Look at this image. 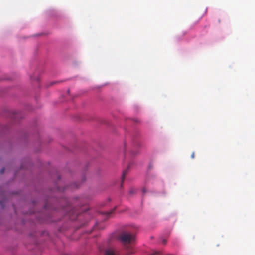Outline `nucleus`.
<instances>
[{"mask_svg": "<svg viewBox=\"0 0 255 255\" xmlns=\"http://www.w3.org/2000/svg\"><path fill=\"white\" fill-rule=\"evenodd\" d=\"M128 168L126 169L125 170H124L123 171V175H122V184H121V186H122L123 182V181H124V180L125 179L126 175L128 174Z\"/></svg>", "mask_w": 255, "mask_h": 255, "instance_id": "7ed1b4c3", "label": "nucleus"}, {"mask_svg": "<svg viewBox=\"0 0 255 255\" xmlns=\"http://www.w3.org/2000/svg\"><path fill=\"white\" fill-rule=\"evenodd\" d=\"M115 209H114L113 210L109 211V212H107L106 213V215L108 216H109L114 211Z\"/></svg>", "mask_w": 255, "mask_h": 255, "instance_id": "20e7f679", "label": "nucleus"}, {"mask_svg": "<svg viewBox=\"0 0 255 255\" xmlns=\"http://www.w3.org/2000/svg\"><path fill=\"white\" fill-rule=\"evenodd\" d=\"M31 79L32 80H34V78H33L32 77H31Z\"/></svg>", "mask_w": 255, "mask_h": 255, "instance_id": "9b49d317", "label": "nucleus"}, {"mask_svg": "<svg viewBox=\"0 0 255 255\" xmlns=\"http://www.w3.org/2000/svg\"><path fill=\"white\" fill-rule=\"evenodd\" d=\"M4 168H2L1 170H0V173L1 174H3L4 173Z\"/></svg>", "mask_w": 255, "mask_h": 255, "instance_id": "6e6552de", "label": "nucleus"}, {"mask_svg": "<svg viewBox=\"0 0 255 255\" xmlns=\"http://www.w3.org/2000/svg\"><path fill=\"white\" fill-rule=\"evenodd\" d=\"M166 243H167V240H166L164 239V240H162V243H163V244H166Z\"/></svg>", "mask_w": 255, "mask_h": 255, "instance_id": "423d86ee", "label": "nucleus"}, {"mask_svg": "<svg viewBox=\"0 0 255 255\" xmlns=\"http://www.w3.org/2000/svg\"><path fill=\"white\" fill-rule=\"evenodd\" d=\"M194 157H195V153H194V152H193V153H192V155H191V158H192V159H193V158H194Z\"/></svg>", "mask_w": 255, "mask_h": 255, "instance_id": "0eeeda50", "label": "nucleus"}, {"mask_svg": "<svg viewBox=\"0 0 255 255\" xmlns=\"http://www.w3.org/2000/svg\"><path fill=\"white\" fill-rule=\"evenodd\" d=\"M134 192H135V190L134 189H131L129 192L130 194H133Z\"/></svg>", "mask_w": 255, "mask_h": 255, "instance_id": "39448f33", "label": "nucleus"}, {"mask_svg": "<svg viewBox=\"0 0 255 255\" xmlns=\"http://www.w3.org/2000/svg\"><path fill=\"white\" fill-rule=\"evenodd\" d=\"M142 192H143V193H145V192H146V190L145 188H143V189H142Z\"/></svg>", "mask_w": 255, "mask_h": 255, "instance_id": "1a4fd4ad", "label": "nucleus"}, {"mask_svg": "<svg viewBox=\"0 0 255 255\" xmlns=\"http://www.w3.org/2000/svg\"><path fill=\"white\" fill-rule=\"evenodd\" d=\"M119 238L125 248L127 250L128 254L133 253V246L135 240V236L129 233L123 232L120 235Z\"/></svg>", "mask_w": 255, "mask_h": 255, "instance_id": "f257e3e1", "label": "nucleus"}, {"mask_svg": "<svg viewBox=\"0 0 255 255\" xmlns=\"http://www.w3.org/2000/svg\"><path fill=\"white\" fill-rule=\"evenodd\" d=\"M68 255V254H64V255Z\"/></svg>", "mask_w": 255, "mask_h": 255, "instance_id": "f8f14e48", "label": "nucleus"}, {"mask_svg": "<svg viewBox=\"0 0 255 255\" xmlns=\"http://www.w3.org/2000/svg\"><path fill=\"white\" fill-rule=\"evenodd\" d=\"M37 81H39V77H37L35 79Z\"/></svg>", "mask_w": 255, "mask_h": 255, "instance_id": "9d476101", "label": "nucleus"}, {"mask_svg": "<svg viewBox=\"0 0 255 255\" xmlns=\"http://www.w3.org/2000/svg\"><path fill=\"white\" fill-rule=\"evenodd\" d=\"M105 255H119L118 251L113 247H108L105 251Z\"/></svg>", "mask_w": 255, "mask_h": 255, "instance_id": "f03ea898", "label": "nucleus"}]
</instances>
